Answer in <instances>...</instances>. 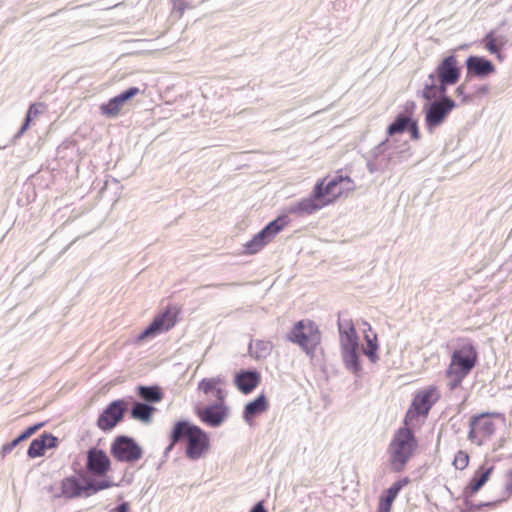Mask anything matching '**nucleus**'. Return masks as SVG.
Masks as SVG:
<instances>
[{
	"mask_svg": "<svg viewBox=\"0 0 512 512\" xmlns=\"http://www.w3.org/2000/svg\"><path fill=\"white\" fill-rule=\"evenodd\" d=\"M416 419V393L413 394L409 409L404 418V426L395 433L388 447L391 470L401 472L416 448V437L412 428L408 427Z\"/></svg>",
	"mask_w": 512,
	"mask_h": 512,
	"instance_id": "obj_1",
	"label": "nucleus"
},
{
	"mask_svg": "<svg viewBox=\"0 0 512 512\" xmlns=\"http://www.w3.org/2000/svg\"><path fill=\"white\" fill-rule=\"evenodd\" d=\"M477 362V352L472 345H464L455 350L447 369V376L453 381V387L469 374Z\"/></svg>",
	"mask_w": 512,
	"mask_h": 512,
	"instance_id": "obj_2",
	"label": "nucleus"
},
{
	"mask_svg": "<svg viewBox=\"0 0 512 512\" xmlns=\"http://www.w3.org/2000/svg\"><path fill=\"white\" fill-rule=\"evenodd\" d=\"M287 338L292 343L301 347V349L310 357H313L317 346L321 342V334L312 321L305 322L300 320L294 324Z\"/></svg>",
	"mask_w": 512,
	"mask_h": 512,
	"instance_id": "obj_3",
	"label": "nucleus"
},
{
	"mask_svg": "<svg viewBox=\"0 0 512 512\" xmlns=\"http://www.w3.org/2000/svg\"><path fill=\"white\" fill-rule=\"evenodd\" d=\"M500 413H481L472 416L469 422L468 438L478 446L483 445L496 432L494 418H500Z\"/></svg>",
	"mask_w": 512,
	"mask_h": 512,
	"instance_id": "obj_4",
	"label": "nucleus"
},
{
	"mask_svg": "<svg viewBox=\"0 0 512 512\" xmlns=\"http://www.w3.org/2000/svg\"><path fill=\"white\" fill-rule=\"evenodd\" d=\"M110 454L119 462L135 463L142 458L143 449L133 437L118 435L110 445Z\"/></svg>",
	"mask_w": 512,
	"mask_h": 512,
	"instance_id": "obj_5",
	"label": "nucleus"
},
{
	"mask_svg": "<svg viewBox=\"0 0 512 512\" xmlns=\"http://www.w3.org/2000/svg\"><path fill=\"white\" fill-rule=\"evenodd\" d=\"M456 107V103L449 97H443L440 101H432L423 108L425 115V125L429 132L441 126L451 111Z\"/></svg>",
	"mask_w": 512,
	"mask_h": 512,
	"instance_id": "obj_6",
	"label": "nucleus"
},
{
	"mask_svg": "<svg viewBox=\"0 0 512 512\" xmlns=\"http://www.w3.org/2000/svg\"><path fill=\"white\" fill-rule=\"evenodd\" d=\"M77 465V462H73L71 466L75 472L74 475L67 476L61 480V491L56 495L57 498L71 500L80 497H86L85 472L83 469H77Z\"/></svg>",
	"mask_w": 512,
	"mask_h": 512,
	"instance_id": "obj_7",
	"label": "nucleus"
},
{
	"mask_svg": "<svg viewBox=\"0 0 512 512\" xmlns=\"http://www.w3.org/2000/svg\"><path fill=\"white\" fill-rule=\"evenodd\" d=\"M177 322L176 314L170 309L157 315L152 322L136 336V342L153 339L156 336L169 331Z\"/></svg>",
	"mask_w": 512,
	"mask_h": 512,
	"instance_id": "obj_8",
	"label": "nucleus"
},
{
	"mask_svg": "<svg viewBox=\"0 0 512 512\" xmlns=\"http://www.w3.org/2000/svg\"><path fill=\"white\" fill-rule=\"evenodd\" d=\"M330 202L331 199L323 198L321 185L315 184L310 196L292 204L289 207V212L298 216L311 215L328 205Z\"/></svg>",
	"mask_w": 512,
	"mask_h": 512,
	"instance_id": "obj_9",
	"label": "nucleus"
},
{
	"mask_svg": "<svg viewBox=\"0 0 512 512\" xmlns=\"http://www.w3.org/2000/svg\"><path fill=\"white\" fill-rule=\"evenodd\" d=\"M126 409L127 402L125 399H116L110 402L98 416V428L104 432L112 430L122 421Z\"/></svg>",
	"mask_w": 512,
	"mask_h": 512,
	"instance_id": "obj_10",
	"label": "nucleus"
},
{
	"mask_svg": "<svg viewBox=\"0 0 512 512\" xmlns=\"http://www.w3.org/2000/svg\"><path fill=\"white\" fill-rule=\"evenodd\" d=\"M111 469V461L107 453L98 447H91L87 451L85 473L97 478L106 477Z\"/></svg>",
	"mask_w": 512,
	"mask_h": 512,
	"instance_id": "obj_11",
	"label": "nucleus"
},
{
	"mask_svg": "<svg viewBox=\"0 0 512 512\" xmlns=\"http://www.w3.org/2000/svg\"><path fill=\"white\" fill-rule=\"evenodd\" d=\"M209 448L210 439L207 432L197 426L186 441L185 454L187 458L192 461L198 460L205 456Z\"/></svg>",
	"mask_w": 512,
	"mask_h": 512,
	"instance_id": "obj_12",
	"label": "nucleus"
},
{
	"mask_svg": "<svg viewBox=\"0 0 512 512\" xmlns=\"http://www.w3.org/2000/svg\"><path fill=\"white\" fill-rule=\"evenodd\" d=\"M461 76V67L454 55L445 57L436 68V78L443 85L451 86L456 84Z\"/></svg>",
	"mask_w": 512,
	"mask_h": 512,
	"instance_id": "obj_13",
	"label": "nucleus"
},
{
	"mask_svg": "<svg viewBox=\"0 0 512 512\" xmlns=\"http://www.w3.org/2000/svg\"><path fill=\"white\" fill-rule=\"evenodd\" d=\"M140 93V89L131 86L120 92L116 96L110 98L107 102L100 105V112L107 118H115L118 116L122 106Z\"/></svg>",
	"mask_w": 512,
	"mask_h": 512,
	"instance_id": "obj_14",
	"label": "nucleus"
},
{
	"mask_svg": "<svg viewBox=\"0 0 512 512\" xmlns=\"http://www.w3.org/2000/svg\"><path fill=\"white\" fill-rule=\"evenodd\" d=\"M196 414L199 419L209 427H219L228 416V408L224 404L223 400L219 403H213L205 406L204 408H198Z\"/></svg>",
	"mask_w": 512,
	"mask_h": 512,
	"instance_id": "obj_15",
	"label": "nucleus"
},
{
	"mask_svg": "<svg viewBox=\"0 0 512 512\" xmlns=\"http://www.w3.org/2000/svg\"><path fill=\"white\" fill-rule=\"evenodd\" d=\"M387 137H402L408 133L409 139L416 140V120L403 112L399 113L395 119L388 125Z\"/></svg>",
	"mask_w": 512,
	"mask_h": 512,
	"instance_id": "obj_16",
	"label": "nucleus"
},
{
	"mask_svg": "<svg viewBox=\"0 0 512 512\" xmlns=\"http://www.w3.org/2000/svg\"><path fill=\"white\" fill-rule=\"evenodd\" d=\"M260 381L261 374L256 369L240 370L234 376V384L243 394L251 393Z\"/></svg>",
	"mask_w": 512,
	"mask_h": 512,
	"instance_id": "obj_17",
	"label": "nucleus"
},
{
	"mask_svg": "<svg viewBox=\"0 0 512 512\" xmlns=\"http://www.w3.org/2000/svg\"><path fill=\"white\" fill-rule=\"evenodd\" d=\"M467 76L485 78L496 71L494 64L480 56H470L466 60Z\"/></svg>",
	"mask_w": 512,
	"mask_h": 512,
	"instance_id": "obj_18",
	"label": "nucleus"
},
{
	"mask_svg": "<svg viewBox=\"0 0 512 512\" xmlns=\"http://www.w3.org/2000/svg\"><path fill=\"white\" fill-rule=\"evenodd\" d=\"M508 43L505 35L499 34L496 30H491L482 39L483 47L490 54L495 55L499 61L504 59L502 50Z\"/></svg>",
	"mask_w": 512,
	"mask_h": 512,
	"instance_id": "obj_19",
	"label": "nucleus"
},
{
	"mask_svg": "<svg viewBox=\"0 0 512 512\" xmlns=\"http://www.w3.org/2000/svg\"><path fill=\"white\" fill-rule=\"evenodd\" d=\"M494 470L493 465L487 463L481 465L473 474L468 485L465 487L464 493L468 496L476 494L489 480Z\"/></svg>",
	"mask_w": 512,
	"mask_h": 512,
	"instance_id": "obj_20",
	"label": "nucleus"
},
{
	"mask_svg": "<svg viewBox=\"0 0 512 512\" xmlns=\"http://www.w3.org/2000/svg\"><path fill=\"white\" fill-rule=\"evenodd\" d=\"M338 330L340 335V350L346 351L359 348V338L356 329L351 321L346 322V326L339 320Z\"/></svg>",
	"mask_w": 512,
	"mask_h": 512,
	"instance_id": "obj_21",
	"label": "nucleus"
},
{
	"mask_svg": "<svg viewBox=\"0 0 512 512\" xmlns=\"http://www.w3.org/2000/svg\"><path fill=\"white\" fill-rule=\"evenodd\" d=\"M268 408L267 397L264 393H261L255 399L246 403L243 409V419L247 424H251L256 416L266 412Z\"/></svg>",
	"mask_w": 512,
	"mask_h": 512,
	"instance_id": "obj_22",
	"label": "nucleus"
},
{
	"mask_svg": "<svg viewBox=\"0 0 512 512\" xmlns=\"http://www.w3.org/2000/svg\"><path fill=\"white\" fill-rule=\"evenodd\" d=\"M346 182L347 184H353V181L348 175H343L341 173H337L334 177L325 183V179L317 182L316 184L321 185L322 194L324 199L336 198L337 196L342 194V189H338L337 187Z\"/></svg>",
	"mask_w": 512,
	"mask_h": 512,
	"instance_id": "obj_23",
	"label": "nucleus"
},
{
	"mask_svg": "<svg viewBox=\"0 0 512 512\" xmlns=\"http://www.w3.org/2000/svg\"><path fill=\"white\" fill-rule=\"evenodd\" d=\"M441 393L435 386H430L418 393V415L427 416L431 407L439 401Z\"/></svg>",
	"mask_w": 512,
	"mask_h": 512,
	"instance_id": "obj_24",
	"label": "nucleus"
},
{
	"mask_svg": "<svg viewBox=\"0 0 512 512\" xmlns=\"http://www.w3.org/2000/svg\"><path fill=\"white\" fill-rule=\"evenodd\" d=\"M195 428H197V425L187 419L178 420L174 423L169 433V441H172V444L186 442Z\"/></svg>",
	"mask_w": 512,
	"mask_h": 512,
	"instance_id": "obj_25",
	"label": "nucleus"
},
{
	"mask_svg": "<svg viewBox=\"0 0 512 512\" xmlns=\"http://www.w3.org/2000/svg\"><path fill=\"white\" fill-rule=\"evenodd\" d=\"M136 394L141 399V402H146L153 406L164 398V392L158 385H138L136 387Z\"/></svg>",
	"mask_w": 512,
	"mask_h": 512,
	"instance_id": "obj_26",
	"label": "nucleus"
},
{
	"mask_svg": "<svg viewBox=\"0 0 512 512\" xmlns=\"http://www.w3.org/2000/svg\"><path fill=\"white\" fill-rule=\"evenodd\" d=\"M364 325L367 327L364 329V340L367 344V348L363 350V353L367 356L371 363H376L379 360V344L377 333L372 330V327L369 323L364 322Z\"/></svg>",
	"mask_w": 512,
	"mask_h": 512,
	"instance_id": "obj_27",
	"label": "nucleus"
},
{
	"mask_svg": "<svg viewBox=\"0 0 512 512\" xmlns=\"http://www.w3.org/2000/svg\"><path fill=\"white\" fill-rule=\"evenodd\" d=\"M156 411L157 408L153 405H149L146 402L134 401L133 406L130 409V417L134 420L148 424L152 421L153 415Z\"/></svg>",
	"mask_w": 512,
	"mask_h": 512,
	"instance_id": "obj_28",
	"label": "nucleus"
},
{
	"mask_svg": "<svg viewBox=\"0 0 512 512\" xmlns=\"http://www.w3.org/2000/svg\"><path fill=\"white\" fill-rule=\"evenodd\" d=\"M44 425H45V422L35 423V424L27 427L25 430H23L12 441L5 443L1 449L2 456L5 457L7 454H9L11 451H13V449L16 448L21 442L30 438L33 434H35Z\"/></svg>",
	"mask_w": 512,
	"mask_h": 512,
	"instance_id": "obj_29",
	"label": "nucleus"
},
{
	"mask_svg": "<svg viewBox=\"0 0 512 512\" xmlns=\"http://www.w3.org/2000/svg\"><path fill=\"white\" fill-rule=\"evenodd\" d=\"M341 357L343 364L348 371L356 376L361 374L362 363L360 358V348L342 351Z\"/></svg>",
	"mask_w": 512,
	"mask_h": 512,
	"instance_id": "obj_30",
	"label": "nucleus"
},
{
	"mask_svg": "<svg viewBox=\"0 0 512 512\" xmlns=\"http://www.w3.org/2000/svg\"><path fill=\"white\" fill-rule=\"evenodd\" d=\"M447 88L446 85L438 82L435 76L430 75V84L425 85L422 95L426 100L440 101L439 98L446 97Z\"/></svg>",
	"mask_w": 512,
	"mask_h": 512,
	"instance_id": "obj_31",
	"label": "nucleus"
},
{
	"mask_svg": "<svg viewBox=\"0 0 512 512\" xmlns=\"http://www.w3.org/2000/svg\"><path fill=\"white\" fill-rule=\"evenodd\" d=\"M273 344L270 341H251L248 346L249 354L256 360H263L270 356Z\"/></svg>",
	"mask_w": 512,
	"mask_h": 512,
	"instance_id": "obj_32",
	"label": "nucleus"
},
{
	"mask_svg": "<svg viewBox=\"0 0 512 512\" xmlns=\"http://www.w3.org/2000/svg\"><path fill=\"white\" fill-rule=\"evenodd\" d=\"M289 217L285 214H281L274 220L266 224L261 231L271 241L278 233H280L285 226L289 224Z\"/></svg>",
	"mask_w": 512,
	"mask_h": 512,
	"instance_id": "obj_33",
	"label": "nucleus"
},
{
	"mask_svg": "<svg viewBox=\"0 0 512 512\" xmlns=\"http://www.w3.org/2000/svg\"><path fill=\"white\" fill-rule=\"evenodd\" d=\"M115 485L116 484H114L110 479H106L104 477L102 479L89 478L85 473L86 497H90Z\"/></svg>",
	"mask_w": 512,
	"mask_h": 512,
	"instance_id": "obj_34",
	"label": "nucleus"
},
{
	"mask_svg": "<svg viewBox=\"0 0 512 512\" xmlns=\"http://www.w3.org/2000/svg\"><path fill=\"white\" fill-rule=\"evenodd\" d=\"M408 482L409 480L407 477L394 482L388 489L383 492L379 498V502L392 507V504L397 498L399 492Z\"/></svg>",
	"mask_w": 512,
	"mask_h": 512,
	"instance_id": "obj_35",
	"label": "nucleus"
},
{
	"mask_svg": "<svg viewBox=\"0 0 512 512\" xmlns=\"http://www.w3.org/2000/svg\"><path fill=\"white\" fill-rule=\"evenodd\" d=\"M269 242L270 240L260 230L244 245L245 253L249 255L256 254Z\"/></svg>",
	"mask_w": 512,
	"mask_h": 512,
	"instance_id": "obj_36",
	"label": "nucleus"
},
{
	"mask_svg": "<svg viewBox=\"0 0 512 512\" xmlns=\"http://www.w3.org/2000/svg\"><path fill=\"white\" fill-rule=\"evenodd\" d=\"M221 382L220 378H203L198 383V389L204 394H210L214 391L217 392V398L223 400L222 390L217 388V385Z\"/></svg>",
	"mask_w": 512,
	"mask_h": 512,
	"instance_id": "obj_37",
	"label": "nucleus"
},
{
	"mask_svg": "<svg viewBox=\"0 0 512 512\" xmlns=\"http://www.w3.org/2000/svg\"><path fill=\"white\" fill-rule=\"evenodd\" d=\"M46 451V445L44 439L42 438V434H40L37 438H34L28 447L27 456L31 459L38 458L44 456Z\"/></svg>",
	"mask_w": 512,
	"mask_h": 512,
	"instance_id": "obj_38",
	"label": "nucleus"
},
{
	"mask_svg": "<svg viewBox=\"0 0 512 512\" xmlns=\"http://www.w3.org/2000/svg\"><path fill=\"white\" fill-rule=\"evenodd\" d=\"M470 457L467 452L460 450L455 454L453 465L458 470H464L469 465Z\"/></svg>",
	"mask_w": 512,
	"mask_h": 512,
	"instance_id": "obj_39",
	"label": "nucleus"
},
{
	"mask_svg": "<svg viewBox=\"0 0 512 512\" xmlns=\"http://www.w3.org/2000/svg\"><path fill=\"white\" fill-rule=\"evenodd\" d=\"M173 5V11L179 14L181 17L187 9L194 8L195 5L190 3L188 0H171Z\"/></svg>",
	"mask_w": 512,
	"mask_h": 512,
	"instance_id": "obj_40",
	"label": "nucleus"
},
{
	"mask_svg": "<svg viewBox=\"0 0 512 512\" xmlns=\"http://www.w3.org/2000/svg\"><path fill=\"white\" fill-rule=\"evenodd\" d=\"M389 138L387 137L385 140L381 141L377 146H375L370 154H371V157L373 158H378L379 156H381L382 154L385 153V151L388 149L389 147Z\"/></svg>",
	"mask_w": 512,
	"mask_h": 512,
	"instance_id": "obj_41",
	"label": "nucleus"
},
{
	"mask_svg": "<svg viewBox=\"0 0 512 512\" xmlns=\"http://www.w3.org/2000/svg\"><path fill=\"white\" fill-rule=\"evenodd\" d=\"M42 438L44 439L46 450L58 447L59 439L50 432H43Z\"/></svg>",
	"mask_w": 512,
	"mask_h": 512,
	"instance_id": "obj_42",
	"label": "nucleus"
},
{
	"mask_svg": "<svg viewBox=\"0 0 512 512\" xmlns=\"http://www.w3.org/2000/svg\"><path fill=\"white\" fill-rule=\"evenodd\" d=\"M39 108H45V105L43 103H32L26 112L25 118L32 121L40 114Z\"/></svg>",
	"mask_w": 512,
	"mask_h": 512,
	"instance_id": "obj_43",
	"label": "nucleus"
},
{
	"mask_svg": "<svg viewBox=\"0 0 512 512\" xmlns=\"http://www.w3.org/2000/svg\"><path fill=\"white\" fill-rule=\"evenodd\" d=\"M367 169L368 171L373 174L381 170V165L378 162V158H369L367 160Z\"/></svg>",
	"mask_w": 512,
	"mask_h": 512,
	"instance_id": "obj_44",
	"label": "nucleus"
},
{
	"mask_svg": "<svg viewBox=\"0 0 512 512\" xmlns=\"http://www.w3.org/2000/svg\"><path fill=\"white\" fill-rule=\"evenodd\" d=\"M30 123H31V120L24 118L22 125L20 126L19 130L17 131V133L14 135L13 138L15 140L21 138L23 136V134L29 129Z\"/></svg>",
	"mask_w": 512,
	"mask_h": 512,
	"instance_id": "obj_45",
	"label": "nucleus"
},
{
	"mask_svg": "<svg viewBox=\"0 0 512 512\" xmlns=\"http://www.w3.org/2000/svg\"><path fill=\"white\" fill-rule=\"evenodd\" d=\"M456 95L462 97V103H467L470 100V96L466 94V86L464 84L459 85L455 89Z\"/></svg>",
	"mask_w": 512,
	"mask_h": 512,
	"instance_id": "obj_46",
	"label": "nucleus"
},
{
	"mask_svg": "<svg viewBox=\"0 0 512 512\" xmlns=\"http://www.w3.org/2000/svg\"><path fill=\"white\" fill-rule=\"evenodd\" d=\"M249 512H268L263 501H259L252 506Z\"/></svg>",
	"mask_w": 512,
	"mask_h": 512,
	"instance_id": "obj_47",
	"label": "nucleus"
},
{
	"mask_svg": "<svg viewBox=\"0 0 512 512\" xmlns=\"http://www.w3.org/2000/svg\"><path fill=\"white\" fill-rule=\"evenodd\" d=\"M507 479L505 484V490L509 494H512V470L507 473Z\"/></svg>",
	"mask_w": 512,
	"mask_h": 512,
	"instance_id": "obj_48",
	"label": "nucleus"
},
{
	"mask_svg": "<svg viewBox=\"0 0 512 512\" xmlns=\"http://www.w3.org/2000/svg\"><path fill=\"white\" fill-rule=\"evenodd\" d=\"M129 509H130L129 503L124 501L117 506L116 512H129Z\"/></svg>",
	"mask_w": 512,
	"mask_h": 512,
	"instance_id": "obj_49",
	"label": "nucleus"
},
{
	"mask_svg": "<svg viewBox=\"0 0 512 512\" xmlns=\"http://www.w3.org/2000/svg\"><path fill=\"white\" fill-rule=\"evenodd\" d=\"M377 512H391V506L379 502Z\"/></svg>",
	"mask_w": 512,
	"mask_h": 512,
	"instance_id": "obj_50",
	"label": "nucleus"
},
{
	"mask_svg": "<svg viewBox=\"0 0 512 512\" xmlns=\"http://www.w3.org/2000/svg\"><path fill=\"white\" fill-rule=\"evenodd\" d=\"M175 445L176 444H172V441H170L169 445L165 448L163 452V456L165 459L169 456V453L173 450Z\"/></svg>",
	"mask_w": 512,
	"mask_h": 512,
	"instance_id": "obj_51",
	"label": "nucleus"
},
{
	"mask_svg": "<svg viewBox=\"0 0 512 512\" xmlns=\"http://www.w3.org/2000/svg\"><path fill=\"white\" fill-rule=\"evenodd\" d=\"M409 106H414V102H408L407 105H406V109H408Z\"/></svg>",
	"mask_w": 512,
	"mask_h": 512,
	"instance_id": "obj_52",
	"label": "nucleus"
}]
</instances>
